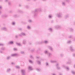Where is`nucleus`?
<instances>
[{
  "instance_id": "1",
  "label": "nucleus",
  "mask_w": 75,
  "mask_h": 75,
  "mask_svg": "<svg viewBox=\"0 0 75 75\" xmlns=\"http://www.w3.org/2000/svg\"><path fill=\"white\" fill-rule=\"evenodd\" d=\"M42 11L41 8H40V9H37L35 10V11H33L32 12V13H34V17H36L37 16V11H39V12H41Z\"/></svg>"
},
{
  "instance_id": "2",
  "label": "nucleus",
  "mask_w": 75,
  "mask_h": 75,
  "mask_svg": "<svg viewBox=\"0 0 75 75\" xmlns=\"http://www.w3.org/2000/svg\"><path fill=\"white\" fill-rule=\"evenodd\" d=\"M45 53L46 54L47 53V54L48 55L49 57H51V55H52L50 53L48 52H47V51H45Z\"/></svg>"
},
{
  "instance_id": "3",
  "label": "nucleus",
  "mask_w": 75,
  "mask_h": 75,
  "mask_svg": "<svg viewBox=\"0 0 75 75\" xmlns=\"http://www.w3.org/2000/svg\"><path fill=\"white\" fill-rule=\"evenodd\" d=\"M62 67H63V68H66L67 71H69V68H68V67H67L64 65H63L62 66Z\"/></svg>"
},
{
  "instance_id": "4",
  "label": "nucleus",
  "mask_w": 75,
  "mask_h": 75,
  "mask_svg": "<svg viewBox=\"0 0 75 75\" xmlns=\"http://www.w3.org/2000/svg\"><path fill=\"white\" fill-rule=\"evenodd\" d=\"M18 55V54H11L12 57H17Z\"/></svg>"
},
{
  "instance_id": "5",
  "label": "nucleus",
  "mask_w": 75,
  "mask_h": 75,
  "mask_svg": "<svg viewBox=\"0 0 75 75\" xmlns=\"http://www.w3.org/2000/svg\"><path fill=\"white\" fill-rule=\"evenodd\" d=\"M56 68H57V69H61V68L59 67V64L58 63L56 64Z\"/></svg>"
},
{
  "instance_id": "6",
  "label": "nucleus",
  "mask_w": 75,
  "mask_h": 75,
  "mask_svg": "<svg viewBox=\"0 0 75 75\" xmlns=\"http://www.w3.org/2000/svg\"><path fill=\"white\" fill-rule=\"evenodd\" d=\"M57 16L58 17L60 18L62 17V14L60 13H59L57 14Z\"/></svg>"
},
{
  "instance_id": "7",
  "label": "nucleus",
  "mask_w": 75,
  "mask_h": 75,
  "mask_svg": "<svg viewBox=\"0 0 75 75\" xmlns=\"http://www.w3.org/2000/svg\"><path fill=\"white\" fill-rule=\"evenodd\" d=\"M70 50L71 51H72L73 52V51H75L72 48V46H71L70 47Z\"/></svg>"
},
{
  "instance_id": "8",
  "label": "nucleus",
  "mask_w": 75,
  "mask_h": 75,
  "mask_svg": "<svg viewBox=\"0 0 75 75\" xmlns=\"http://www.w3.org/2000/svg\"><path fill=\"white\" fill-rule=\"evenodd\" d=\"M28 70L31 71V70H32V69H33V68H32V67L31 66H29L28 68Z\"/></svg>"
},
{
  "instance_id": "9",
  "label": "nucleus",
  "mask_w": 75,
  "mask_h": 75,
  "mask_svg": "<svg viewBox=\"0 0 75 75\" xmlns=\"http://www.w3.org/2000/svg\"><path fill=\"white\" fill-rule=\"evenodd\" d=\"M2 29L3 30H4V31H7V28H6L5 27L3 28Z\"/></svg>"
},
{
  "instance_id": "10",
  "label": "nucleus",
  "mask_w": 75,
  "mask_h": 75,
  "mask_svg": "<svg viewBox=\"0 0 75 75\" xmlns=\"http://www.w3.org/2000/svg\"><path fill=\"white\" fill-rule=\"evenodd\" d=\"M62 4L63 6H66V4L64 2H62Z\"/></svg>"
},
{
  "instance_id": "11",
  "label": "nucleus",
  "mask_w": 75,
  "mask_h": 75,
  "mask_svg": "<svg viewBox=\"0 0 75 75\" xmlns=\"http://www.w3.org/2000/svg\"><path fill=\"white\" fill-rule=\"evenodd\" d=\"M48 48H49V49H50V50L51 51H52V50H53V48H52L50 46H48Z\"/></svg>"
},
{
  "instance_id": "12",
  "label": "nucleus",
  "mask_w": 75,
  "mask_h": 75,
  "mask_svg": "<svg viewBox=\"0 0 75 75\" xmlns=\"http://www.w3.org/2000/svg\"><path fill=\"white\" fill-rule=\"evenodd\" d=\"M50 62L51 63H54V62H57L56 61H54V60H50Z\"/></svg>"
},
{
  "instance_id": "13",
  "label": "nucleus",
  "mask_w": 75,
  "mask_h": 75,
  "mask_svg": "<svg viewBox=\"0 0 75 75\" xmlns=\"http://www.w3.org/2000/svg\"><path fill=\"white\" fill-rule=\"evenodd\" d=\"M55 27L56 28V29H59V28H60V26H59V25L56 26Z\"/></svg>"
},
{
  "instance_id": "14",
  "label": "nucleus",
  "mask_w": 75,
  "mask_h": 75,
  "mask_svg": "<svg viewBox=\"0 0 75 75\" xmlns=\"http://www.w3.org/2000/svg\"><path fill=\"white\" fill-rule=\"evenodd\" d=\"M23 44L24 45H25V44H26V41H25V40H23Z\"/></svg>"
},
{
  "instance_id": "15",
  "label": "nucleus",
  "mask_w": 75,
  "mask_h": 75,
  "mask_svg": "<svg viewBox=\"0 0 75 75\" xmlns=\"http://www.w3.org/2000/svg\"><path fill=\"white\" fill-rule=\"evenodd\" d=\"M21 35H24V36H25V35H26L25 34L23 33H21Z\"/></svg>"
},
{
  "instance_id": "16",
  "label": "nucleus",
  "mask_w": 75,
  "mask_h": 75,
  "mask_svg": "<svg viewBox=\"0 0 75 75\" xmlns=\"http://www.w3.org/2000/svg\"><path fill=\"white\" fill-rule=\"evenodd\" d=\"M36 62H37V63L38 64H39V65H40V64H41V62L40 61H37Z\"/></svg>"
},
{
  "instance_id": "17",
  "label": "nucleus",
  "mask_w": 75,
  "mask_h": 75,
  "mask_svg": "<svg viewBox=\"0 0 75 75\" xmlns=\"http://www.w3.org/2000/svg\"><path fill=\"white\" fill-rule=\"evenodd\" d=\"M9 44H13V41H10L9 42Z\"/></svg>"
},
{
  "instance_id": "18",
  "label": "nucleus",
  "mask_w": 75,
  "mask_h": 75,
  "mask_svg": "<svg viewBox=\"0 0 75 75\" xmlns=\"http://www.w3.org/2000/svg\"><path fill=\"white\" fill-rule=\"evenodd\" d=\"M71 72L72 74L75 75V72L74 71H71Z\"/></svg>"
},
{
  "instance_id": "19",
  "label": "nucleus",
  "mask_w": 75,
  "mask_h": 75,
  "mask_svg": "<svg viewBox=\"0 0 75 75\" xmlns=\"http://www.w3.org/2000/svg\"><path fill=\"white\" fill-rule=\"evenodd\" d=\"M27 28L28 29V30H30V29H31V27H30L29 26H28L27 27Z\"/></svg>"
},
{
  "instance_id": "20",
  "label": "nucleus",
  "mask_w": 75,
  "mask_h": 75,
  "mask_svg": "<svg viewBox=\"0 0 75 75\" xmlns=\"http://www.w3.org/2000/svg\"><path fill=\"white\" fill-rule=\"evenodd\" d=\"M13 50L15 51H17L18 50L17 49V48H13Z\"/></svg>"
},
{
  "instance_id": "21",
  "label": "nucleus",
  "mask_w": 75,
  "mask_h": 75,
  "mask_svg": "<svg viewBox=\"0 0 75 75\" xmlns=\"http://www.w3.org/2000/svg\"><path fill=\"white\" fill-rule=\"evenodd\" d=\"M10 59V56H8L6 57L7 59Z\"/></svg>"
},
{
  "instance_id": "22",
  "label": "nucleus",
  "mask_w": 75,
  "mask_h": 75,
  "mask_svg": "<svg viewBox=\"0 0 75 75\" xmlns=\"http://www.w3.org/2000/svg\"><path fill=\"white\" fill-rule=\"evenodd\" d=\"M44 42L45 43V44H47V43L48 42V41L45 40L44 41Z\"/></svg>"
},
{
  "instance_id": "23",
  "label": "nucleus",
  "mask_w": 75,
  "mask_h": 75,
  "mask_svg": "<svg viewBox=\"0 0 75 75\" xmlns=\"http://www.w3.org/2000/svg\"><path fill=\"white\" fill-rule=\"evenodd\" d=\"M10 71V69H8L7 70V72H9Z\"/></svg>"
},
{
  "instance_id": "24",
  "label": "nucleus",
  "mask_w": 75,
  "mask_h": 75,
  "mask_svg": "<svg viewBox=\"0 0 75 75\" xmlns=\"http://www.w3.org/2000/svg\"><path fill=\"white\" fill-rule=\"evenodd\" d=\"M69 30L70 31H73V29L71 28H69Z\"/></svg>"
},
{
  "instance_id": "25",
  "label": "nucleus",
  "mask_w": 75,
  "mask_h": 75,
  "mask_svg": "<svg viewBox=\"0 0 75 75\" xmlns=\"http://www.w3.org/2000/svg\"><path fill=\"white\" fill-rule=\"evenodd\" d=\"M21 54H24V52L23 51H21Z\"/></svg>"
},
{
  "instance_id": "26",
  "label": "nucleus",
  "mask_w": 75,
  "mask_h": 75,
  "mask_svg": "<svg viewBox=\"0 0 75 75\" xmlns=\"http://www.w3.org/2000/svg\"><path fill=\"white\" fill-rule=\"evenodd\" d=\"M36 70L38 71H40V70H41V69H40L38 68L36 69Z\"/></svg>"
},
{
  "instance_id": "27",
  "label": "nucleus",
  "mask_w": 75,
  "mask_h": 75,
  "mask_svg": "<svg viewBox=\"0 0 75 75\" xmlns=\"http://www.w3.org/2000/svg\"><path fill=\"white\" fill-rule=\"evenodd\" d=\"M1 6H0V14H1V12L0 11V10L2 8Z\"/></svg>"
},
{
  "instance_id": "28",
  "label": "nucleus",
  "mask_w": 75,
  "mask_h": 75,
  "mask_svg": "<svg viewBox=\"0 0 75 75\" xmlns=\"http://www.w3.org/2000/svg\"><path fill=\"white\" fill-rule=\"evenodd\" d=\"M7 17V15H5L3 16V17Z\"/></svg>"
},
{
  "instance_id": "29",
  "label": "nucleus",
  "mask_w": 75,
  "mask_h": 75,
  "mask_svg": "<svg viewBox=\"0 0 75 75\" xmlns=\"http://www.w3.org/2000/svg\"><path fill=\"white\" fill-rule=\"evenodd\" d=\"M49 30L50 31H52V29L51 28H50L49 29Z\"/></svg>"
},
{
  "instance_id": "30",
  "label": "nucleus",
  "mask_w": 75,
  "mask_h": 75,
  "mask_svg": "<svg viewBox=\"0 0 75 75\" xmlns=\"http://www.w3.org/2000/svg\"><path fill=\"white\" fill-rule=\"evenodd\" d=\"M17 44L18 45H19V46H20L21 45V44H20V43H17Z\"/></svg>"
},
{
  "instance_id": "31",
  "label": "nucleus",
  "mask_w": 75,
  "mask_h": 75,
  "mask_svg": "<svg viewBox=\"0 0 75 75\" xmlns=\"http://www.w3.org/2000/svg\"><path fill=\"white\" fill-rule=\"evenodd\" d=\"M49 18H52V16H51V15H49Z\"/></svg>"
},
{
  "instance_id": "32",
  "label": "nucleus",
  "mask_w": 75,
  "mask_h": 75,
  "mask_svg": "<svg viewBox=\"0 0 75 75\" xmlns=\"http://www.w3.org/2000/svg\"><path fill=\"white\" fill-rule=\"evenodd\" d=\"M29 62H30V63H31V64H32L33 63V62H32V61H31V60H30L29 61Z\"/></svg>"
},
{
  "instance_id": "33",
  "label": "nucleus",
  "mask_w": 75,
  "mask_h": 75,
  "mask_svg": "<svg viewBox=\"0 0 75 75\" xmlns=\"http://www.w3.org/2000/svg\"><path fill=\"white\" fill-rule=\"evenodd\" d=\"M4 49H5L4 47H2L1 49V50H4Z\"/></svg>"
},
{
  "instance_id": "34",
  "label": "nucleus",
  "mask_w": 75,
  "mask_h": 75,
  "mask_svg": "<svg viewBox=\"0 0 75 75\" xmlns=\"http://www.w3.org/2000/svg\"><path fill=\"white\" fill-rule=\"evenodd\" d=\"M28 22L29 23H31V22H32V21H31V20H29L28 21Z\"/></svg>"
},
{
  "instance_id": "35",
  "label": "nucleus",
  "mask_w": 75,
  "mask_h": 75,
  "mask_svg": "<svg viewBox=\"0 0 75 75\" xmlns=\"http://www.w3.org/2000/svg\"><path fill=\"white\" fill-rule=\"evenodd\" d=\"M12 25H14V24H15V23H14V22H13L12 23Z\"/></svg>"
},
{
  "instance_id": "36",
  "label": "nucleus",
  "mask_w": 75,
  "mask_h": 75,
  "mask_svg": "<svg viewBox=\"0 0 75 75\" xmlns=\"http://www.w3.org/2000/svg\"><path fill=\"white\" fill-rule=\"evenodd\" d=\"M16 68H20V67L18 66H16Z\"/></svg>"
},
{
  "instance_id": "37",
  "label": "nucleus",
  "mask_w": 75,
  "mask_h": 75,
  "mask_svg": "<svg viewBox=\"0 0 75 75\" xmlns=\"http://www.w3.org/2000/svg\"><path fill=\"white\" fill-rule=\"evenodd\" d=\"M68 44H69V43H71V41H69L67 42Z\"/></svg>"
},
{
  "instance_id": "38",
  "label": "nucleus",
  "mask_w": 75,
  "mask_h": 75,
  "mask_svg": "<svg viewBox=\"0 0 75 75\" xmlns=\"http://www.w3.org/2000/svg\"><path fill=\"white\" fill-rule=\"evenodd\" d=\"M68 17H69L68 15H67L65 16V18H68Z\"/></svg>"
},
{
  "instance_id": "39",
  "label": "nucleus",
  "mask_w": 75,
  "mask_h": 75,
  "mask_svg": "<svg viewBox=\"0 0 75 75\" xmlns=\"http://www.w3.org/2000/svg\"><path fill=\"white\" fill-rule=\"evenodd\" d=\"M19 11L20 12V13H23V11H21V10H19Z\"/></svg>"
},
{
  "instance_id": "40",
  "label": "nucleus",
  "mask_w": 75,
  "mask_h": 75,
  "mask_svg": "<svg viewBox=\"0 0 75 75\" xmlns=\"http://www.w3.org/2000/svg\"><path fill=\"white\" fill-rule=\"evenodd\" d=\"M60 55L61 57H63V56H64V54H61Z\"/></svg>"
},
{
  "instance_id": "41",
  "label": "nucleus",
  "mask_w": 75,
  "mask_h": 75,
  "mask_svg": "<svg viewBox=\"0 0 75 75\" xmlns=\"http://www.w3.org/2000/svg\"><path fill=\"white\" fill-rule=\"evenodd\" d=\"M30 57L31 58H33V56H32V55L30 56Z\"/></svg>"
},
{
  "instance_id": "42",
  "label": "nucleus",
  "mask_w": 75,
  "mask_h": 75,
  "mask_svg": "<svg viewBox=\"0 0 75 75\" xmlns=\"http://www.w3.org/2000/svg\"><path fill=\"white\" fill-rule=\"evenodd\" d=\"M46 66H48V63H46Z\"/></svg>"
},
{
  "instance_id": "43",
  "label": "nucleus",
  "mask_w": 75,
  "mask_h": 75,
  "mask_svg": "<svg viewBox=\"0 0 75 75\" xmlns=\"http://www.w3.org/2000/svg\"><path fill=\"white\" fill-rule=\"evenodd\" d=\"M17 15H15L14 16V17H17Z\"/></svg>"
},
{
  "instance_id": "44",
  "label": "nucleus",
  "mask_w": 75,
  "mask_h": 75,
  "mask_svg": "<svg viewBox=\"0 0 75 75\" xmlns=\"http://www.w3.org/2000/svg\"><path fill=\"white\" fill-rule=\"evenodd\" d=\"M70 0H66V1H67V2H69Z\"/></svg>"
},
{
  "instance_id": "45",
  "label": "nucleus",
  "mask_w": 75,
  "mask_h": 75,
  "mask_svg": "<svg viewBox=\"0 0 75 75\" xmlns=\"http://www.w3.org/2000/svg\"><path fill=\"white\" fill-rule=\"evenodd\" d=\"M1 45H3V44H0V46H1Z\"/></svg>"
},
{
  "instance_id": "46",
  "label": "nucleus",
  "mask_w": 75,
  "mask_h": 75,
  "mask_svg": "<svg viewBox=\"0 0 75 75\" xmlns=\"http://www.w3.org/2000/svg\"><path fill=\"white\" fill-rule=\"evenodd\" d=\"M8 4H9V5H11V2H9L8 3Z\"/></svg>"
},
{
  "instance_id": "47",
  "label": "nucleus",
  "mask_w": 75,
  "mask_h": 75,
  "mask_svg": "<svg viewBox=\"0 0 75 75\" xmlns=\"http://www.w3.org/2000/svg\"><path fill=\"white\" fill-rule=\"evenodd\" d=\"M73 56L74 57H75V54H73Z\"/></svg>"
},
{
  "instance_id": "48",
  "label": "nucleus",
  "mask_w": 75,
  "mask_h": 75,
  "mask_svg": "<svg viewBox=\"0 0 75 75\" xmlns=\"http://www.w3.org/2000/svg\"><path fill=\"white\" fill-rule=\"evenodd\" d=\"M26 8H28V6H26Z\"/></svg>"
},
{
  "instance_id": "49",
  "label": "nucleus",
  "mask_w": 75,
  "mask_h": 75,
  "mask_svg": "<svg viewBox=\"0 0 75 75\" xmlns=\"http://www.w3.org/2000/svg\"><path fill=\"white\" fill-rule=\"evenodd\" d=\"M71 36H70L69 37V38H71Z\"/></svg>"
},
{
  "instance_id": "50",
  "label": "nucleus",
  "mask_w": 75,
  "mask_h": 75,
  "mask_svg": "<svg viewBox=\"0 0 75 75\" xmlns=\"http://www.w3.org/2000/svg\"><path fill=\"white\" fill-rule=\"evenodd\" d=\"M73 67L75 68V64L74 65Z\"/></svg>"
},
{
  "instance_id": "51",
  "label": "nucleus",
  "mask_w": 75,
  "mask_h": 75,
  "mask_svg": "<svg viewBox=\"0 0 75 75\" xmlns=\"http://www.w3.org/2000/svg\"><path fill=\"white\" fill-rule=\"evenodd\" d=\"M0 52H1V53L2 54L3 53V52H2V51H1Z\"/></svg>"
},
{
  "instance_id": "52",
  "label": "nucleus",
  "mask_w": 75,
  "mask_h": 75,
  "mask_svg": "<svg viewBox=\"0 0 75 75\" xmlns=\"http://www.w3.org/2000/svg\"><path fill=\"white\" fill-rule=\"evenodd\" d=\"M16 38H17V35H16Z\"/></svg>"
},
{
  "instance_id": "53",
  "label": "nucleus",
  "mask_w": 75,
  "mask_h": 75,
  "mask_svg": "<svg viewBox=\"0 0 75 75\" xmlns=\"http://www.w3.org/2000/svg\"><path fill=\"white\" fill-rule=\"evenodd\" d=\"M19 30H22V29L20 28L19 29Z\"/></svg>"
},
{
  "instance_id": "54",
  "label": "nucleus",
  "mask_w": 75,
  "mask_h": 75,
  "mask_svg": "<svg viewBox=\"0 0 75 75\" xmlns=\"http://www.w3.org/2000/svg\"><path fill=\"white\" fill-rule=\"evenodd\" d=\"M52 75H56V74H52Z\"/></svg>"
},
{
  "instance_id": "55",
  "label": "nucleus",
  "mask_w": 75,
  "mask_h": 75,
  "mask_svg": "<svg viewBox=\"0 0 75 75\" xmlns=\"http://www.w3.org/2000/svg\"><path fill=\"white\" fill-rule=\"evenodd\" d=\"M42 1H46V0H42Z\"/></svg>"
},
{
  "instance_id": "56",
  "label": "nucleus",
  "mask_w": 75,
  "mask_h": 75,
  "mask_svg": "<svg viewBox=\"0 0 75 75\" xmlns=\"http://www.w3.org/2000/svg\"><path fill=\"white\" fill-rule=\"evenodd\" d=\"M59 75H62V74H59Z\"/></svg>"
},
{
  "instance_id": "57",
  "label": "nucleus",
  "mask_w": 75,
  "mask_h": 75,
  "mask_svg": "<svg viewBox=\"0 0 75 75\" xmlns=\"http://www.w3.org/2000/svg\"><path fill=\"white\" fill-rule=\"evenodd\" d=\"M37 58H39V57H37Z\"/></svg>"
},
{
  "instance_id": "58",
  "label": "nucleus",
  "mask_w": 75,
  "mask_h": 75,
  "mask_svg": "<svg viewBox=\"0 0 75 75\" xmlns=\"http://www.w3.org/2000/svg\"><path fill=\"white\" fill-rule=\"evenodd\" d=\"M8 0H5V1H8Z\"/></svg>"
},
{
  "instance_id": "59",
  "label": "nucleus",
  "mask_w": 75,
  "mask_h": 75,
  "mask_svg": "<svg viewBox=\"0 0 75 75\" xmlns=\"http://www.w3.org/2000/svg\"><path fill=\"white\" fill-rule=\"evenodd\" d=\"M74 24L75 25V22L74 23Z\"/></svg>"
},
{
  "instance_id": "60",
  "label": "nucleus",
  "mask_w": 75,
  "mask_h": 75,
  "mask_svg": "<svg viewBox=\"0 0 75 75\" xmlns=\"http://www.w3.org/2000/svg\"><path fill=\"white\" fill-rule=\"evenodd\" d=\"M53 21H51V23H53Z\"/></svg>"
},
{
  "instance_id": "61",
  "label": "nucleus",
  "mask_w": 75,
  "mask_h": 75,
  "mask_svg": "<svg viewBox=\"0 0 75 75\" xmlns=\"http://www.w3.org/2000/svg\"><path fill=\"white\" fill-rule=\"evenodd\" d=\"M11 12H12V11H11L10 12V13H11Z\"/></svg>"
},
{
  "instance_id": "62",
  "label": "nucleus",
  "mask_w": 75,
  "mask_h": 75,
  "mask_svg": "<svg viewBox=\"0 0 75 75\" xmlns=\"http://www.w3.org/2000/svg\"><path fill=\"white\" fill-rule=\"evenodd\" d=\"M11 64H13V62H12V63H11Z\"/></svg>"
},
{
  "instance_id": "63",
  "label": "nucleus",
  "mask_w": 75,
  "mask_h": 75,
  "mask_svg": "<svg viewBox=\"0 0 75 75\" xmlns=\"http://www.w3.org/2000/svg\"><path fill=\"white\" fill-rule=\"evenodd\" d=\"M33 50L32 51V52H33Z\"/></svg>"
},
{
  "instance_id": "64",
  "label": "nucleus",
  "mask_w": 75,
  "mask_h": 75,
  "mask_svg": "<svg viewBox=\"0 0 75 75\" xmlns=\"http://www.w3.org/2000/svg\"><path fill=\"white\" fill-rule=\"evenodd\" d=\"M19 36H21V35H20Z\"/></svg>"
}]
</instances>
